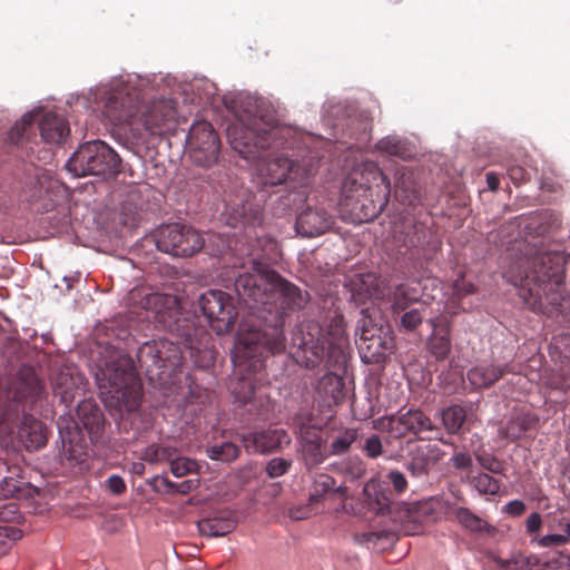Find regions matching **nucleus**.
<instances>
[{"label": "nucleus", "instance_id": "nucleus-1", "mask_svg": "<svg viewBox=\"0 0 570 570\" xmlns=\"http://www.w3.org/2000/svg\"><path fill=\"white\" fill-rule=\"evenodd\" d=\"M235 291L258 318L257 324L249 325L239 334L236 360L238 364L257 371L263 366L265 353L275 355L286 351L284 317L287 312L302 309L309 295L261 264L237 276Z\"/></svg>", "mask_w": 570, "mask_h": 570}, {"label": "nucleus", "instance_id": "nucleus-2", "mask_svg": "<svg viewBox=\"0 0 570 570\" xmlns=\"http://www.w3.org/2000/svg\"><path fill=\"white\" fill-rule=\"evenodd\" d=\"M140 305L153 314L154 321L161 328L176 337V341L170 338L148 341L138 348L136 357L139 368L150 384L159 389L175 385L177 373L187 356L196 367L202 370L209 368L214 364L216 352L210 346V335L180 311L175 295L150 293L141 298Z\"/></svg>", "mask_w": 570, "mask_h": 570}, {"label": "nucleus", "instance_id": "nucleus-3", "mask_svg": "<svg viewBox=\"0 0 570 570\" xmlns=\"http://www.w3.org/2000/svg\"><path fill=\"white\" fill-rule=\"evenodd\" d=\"M227 138L232 148L248 161H262L257 165V181L262 187L286 185L289 189H302L306 195L314 167L298 164L285 151L297 145V132L281 125L271 111L262 108L239 119L227 128Z\"/></svg>", "mask_w": 570, "mask_h": 570}, {"label": "nucleus", "instance_id": "nucleus-4", "mask_svg": "<svg viewBox=\"0 0 570 570\" xmlns=\"http://www.w3.org/2000/svg\"><path fill=\"white\" fill-rule=\"evenodd\" d=\"M570 261V253L535 252L520 257L512 263L503 276L519 287V296L534 312H543L548 306L562 312V286L564 266Z\"/></svg>", "mask_w": 570, "mask_h": 570}, {"label": "nucleus", "instance_id": "nucleus-5", "mask_svg": "<svg viewBox=\"0 0 570 570\" xmlns=\"http://www.w3.org/2000/svg\"><path fill=\"white\" fill-rule=\"evenodd\" d=\"M348 336L342 314L334 313L325 330L314 321L303 322L292 334L291 354L306 368H315L321 363L326 367H341L346 363Z\"/></svg>", "mask_w": 570, "mask_h": 570}, {"label": "nucleus", "instance_id": "nucleus-6", "mask_svg": "<svg viewBox=\"0 0 570 570\" xmlns=\"http://www.w3.org/2000/svg\"><path fill=\"white\" fill-rule=\"evenodd\" d=\"M390 196V179L373 161L353 168L342 185V204L360 222L376 218L386 207Z\"/></svg>", "mask_w": 570, "mask_h": 570}, {"label": "nucleus", "instance_id": "nucleus-7", "mask_svg": "<svg viewBox=\"0 0 570 570\" xmlns=\"http://www.w3.org/2000/svg\"><path fill=\"white\" fill-rule=\"evenodd\" d=\"M106 406L132 412L140 405L141 384L130 357L120 356L99 368L96 375Z\"/></svg>", "mask_w": 570, "mask_h": 570}, {"label": "nucleus", "instance_id": "nucleus-8", "mask_svg": "<svg viewBox=\"0 0 570 570\" xmlns=\"http://www.w3.org/2000/svg\"><path fill=\"white\" fill-rule=\"evenodd\" d=\"M444 514L448 519L463 523L462 491L460 483H451L442 498H430L412 504L405 514L404 529L407 534H417L424 527L436 522Z\"/></svg>", "mask_w": 570, "mask_h": 570}, {"label": "nucleus", "instance_id": "nucleus-9", "mask_svg": "<svg viewBox=\"0 0 570 570\" xmlns=\"http://www.w3.org/2000/svg\"><path fill=\"white\" fill-rule=\"evenodd\" d=\"M41 114V108L27 112L9 131V140L23 148L27 154H32L33 145H37L31 141L36 138L37 121L40 137L47 144H61L69 136V124L63 117L49 111L39 119Z\"/></svg>", "mask_w": 570, "mask_h": 570}, {"label": "nucleus", "instance_id": "nucleus-10", "mask_svg": "<svg viewBox=\"0 0 570 570\" xmlns=\"http://www.w3.org/2000/svg\"><path fill=\"white\" fill-rule=\"evenodd\" d=\"M268 355L271 354H264L263 366L257 371H252L247 368L246 365L238 364L236 351L233 356L236 374L239 375V379L232 383V393L235 401L238 402L240 406L245 407V411L253 420L257 421H267L273 411L271 397L255 385V381L259 380L258 375L265 367V360Z\"/></svg>", "mask_w": 570, "mask_h": 570}, {"label": "nucleus", "instance_id": "nucleus-11", "mask_svg": "<svg viewBox=\"0 0 570 570\" xmlns=\"http://www.w3.org/2000/svg\"><path fill=\"white\" fill-rule=\"evenodd\" d=\"M119 156L104 141L94 140L80 146L67 161V169L75 176H114L119 171Z\"/></svg>", "mask_w": 570, "mask_h": 570}, {"label": "nucleus", "instance_id": "nucleus-12", "mask_svg": "<svg viewBox=\"0 0 570 570\" xmlns=\"http://www.w3.org/2000/svg\"><path fill=\"white\" fill-rule=\"evenodd\" d=\"M465 529L480 541L478 547L485 551V556L495 562L501 570H525L535 567L539 560L533 556H524L523 553L515 552L508 559L498 557L494 552L487 549L495 541L499 530L490 524L487 520L479 518L478 515L465 509Z\"/></svg>", "mask_w": 570, "mask_h": 570}, {"label": "nucleus", "instance_id": "nucleus-13", "mask_svg": "<svg viewBox=\"0 0 570 570\" xmlns=\"http://www.w3.org/2000/svg\"><path fill=\"white\" fill-rule=\"evenodd\" d=\"M177 110L170 99H158L141 105L132 136L146 140L149 136H163L175 128Z\"/></svg>", "mask_w": 570, "mask_h": 570}, {"label": "nucleus", "instance_id": "nucleus-14", "mask_svg": "<svg viewBox=\"0 0 570 570\" xmlns=\"http://www.w3.org/2000/svg\"><path fill=\"white\" fill-rule=\"evenodd\" d=\"M58 183L49 173L31 165L21 180L20 199L37 212H49L56 206Z\"/></svg>", "mask_w": 570, "mask_h": 570}, {"label": "nucleus", "instance_id": "nucleus-15", "mask_svg": "<svg viewBox=\"0 0 570 570\" xmlns=\"http://www.w3.org/2000/svg\"><path fill=\"white\" fill-rule=\"evenodd\" d=\"M252 198L249 190L243 186L226 189L223 196L222 220L233 228L259 225L261 209Z\"/></svg>", "mask_w": 570, "mask_h": 570}, {"label": "nucleus", "instance_id": "nucleus-16", "mask_svg": "<svg viewBox=\"0 0 570 570\" xmlns=\"http://www.w3.org/2000/svg\"><path fill=\"white\" fill-rule=\"evenodd\" d=\"M155 238L160 252L177 257H190L204 246V239L196 229L178 223L159 227Z\"/></svg>", "mask_w": 570, "mask_h": 570}, {"label": "nucleus", "instance_id": "nucleus-17", "mask_svg": "<svg viewBox=\"0 0 570 570\" xmlns=\"http://www.w3.org/2000/svg\"><path fill=\"white\" fill-rule=\"evenodd\" d=\"M198 304L209 326L217 334L228 333L234 327L238 311L232 295L210 289L199 297Z\"/></svg>", "mask_w": 570, "mask_h": 570}, {"label": "nucleus", "instance_id": "nucleus-18", "mask_svg": "<svg viewBox=\"0 0 570 570\" xmlns=\"http://www.w3.org/2000/svg\"><path fill=\"white\" fill-rule=\"evenodd\" d=\"M190 158L203 167L214 165L219 155L220 141L210 122L199 120L193 124L187 136Z\"/></svg>", "mask_w": 570, "mask_h": 570}, {"label": "nucleus", "instance_id": "nucleus-19", "mask_svg": "<svg viewBox=\"0 0 570 570\" xmlns=\"http://www.w3.org/2000/svg\"><path fill=\"white\" fill-rule=\"evenodd\" d=\"M140 106L139 92L125 87L109 95L102 112L112 125H127L132 132Z\"/></svg>", "mask_w": 570, "mask_h": 570}, {"label": "nucleus", "instance_id": "nucleus-20", "mask_svg": "<svg viewBox=\"0 0 570 570\" xmlns=\"http://www.w3.org/2000/svg\"><path fill=\"white\" fill-rule=\"evenodd\" d=\"M61 439L60 460L69 466L86 462L88 444L77 422H68L66 426L59 424Z\"/></svg>", "mask_w": 570, "mask_h": 570}, {"label": "nucleus", "instance_id": "nucleus-21", "mask_svg": "<svg viewBox=\"0 0 570 570\" xmlns=\"http://www.w3.org/2000/svg\"><path fill=\"white\" fill-rule=\"evenodd\" d=\"M550 353L558 357L561 366L549 375L547 385L557 391H570V333H562L553 337L550 344Z\"/></svg>", "mask_w": 570, "mask_h": 570}, {"label": "nucleus", "instance_id": "nucleus-22", "mask_svg": "<svg viewBox=\"0 0 570 570\" xmlns=\"http://www.w3.org/2000/svg\"><path fill=\"white\" fill-rule=\"evenodd\" d=\"M240 441L247 453L264 454L276 451L291 440L284 429H267L243 434Z\"/></svg>", "mask_w": 570, "mask_h": 570}, {"label": "nucleus", "instance_id": "nucleus-23", "mask_svg": "<svg viewBox=\"0 0 570 570\" xmlns=\"http://www.w3.org/2000/svg\"><path fill=\"white\" fill-rule=\"evenodd\" d=\"M16 438L27 451H37L47 444L48 430L42 421L23 413L17 424Z\"/></svg>", "mask_w": 570, "mask_h": 570}, {"label": "nucleus", "instance_id": "nucleus-24", "mask_svg": "<svg viewBox=\"0 0 570 570\" xmlns=\"http://www.w3.org/2000/svg\"><path fill=\"white\" fill-rule=\"evenodd\" d=\"M301 454L307 469H314L326 458L324 441L320 429L303 424L299 428Z\"/></svg>", "mask_w": 570, "mask_h": 570}, {"label": "nucleus", "instance_id": "nucleus-25", "mask_svg": "<svg viewBox=\"0 0 570 570\" xmlns=\"http://www.w3.org/2000/svg\"><path fill=\"white\" fill-rule=\"evenodd\" d=\"M333 225V217L322 207H311L296 218V230L304 237H315L326 233Z\"/></svg>", "mask_w": 570, "mask_h": 570}, {"label": "nucleus", "instance_id": "nucleus-26", "mask_svg": "<svg viewBox=\"0 0 570 570\" xmlns=\"http://www.w3.org/2000/svg\"><path fill=\"white\" fill-rule=\"evenodd\" d=\"M345 493V488L336 485L334 478L328 474H318L311 487L309 491V507L317 512L320 509L324 510L327 502L332 503L333 499Z\"/></svg>", "mask_w": 570, "mask_h": 570}, {"label": "nucleus", "instance_id": "nucleus-27", "mask_svg": "<svg viewBox=\"0 0 570 570\" xmlns=\"http://www.w3.org/2000/svg\"><path fill=\"white\" fill-rule=\"evenodd\" d=\"M389 425L395 436H402L406 432L420 434L434 430L431 419L420 410H409L399 417H391Z\"/></svg>", "mask_w": 570, "mask_h": 570}, {"label": "nucleus", "instance_id": "nucleus-28", "mask_svg": "<svg viewBox=\"0 0 570 570\" xmlns=\"http://www.w3.org/2000/svg\"><path fill=\"white\" fill-rule=\"evenodd\" d=\"M441 459V450L436 444H421L411 451L406 470L416 478L428 475L430 469Z\"/></svg>", "mask_w": 570, "mask_h": 570}, {"label": "nucleus", "instance_id": "nucleus-29", "mask_svg": "<svg viewBox=\"0 0 570 570\" xmlns=\"http://www.w3.org/2000/svg\"><path fill=\"white\" fill-rule=\"evenodd\" d=\"M315 392L326 406L338 405L346 396L344 379L334 372H327L317 381Z\"/></svg>", "mask_w": 570, "mask_h": 570}, {"label": "nucleus", "instance_id": "nucleus-30", "mask_svg": "<svg viewBox=\"0 0 570 570\" xmlns=\"http://www.w3.org/2000/svg\"><path fill=\"white\" fill-rule=\"evenodd\" d=\"M366 320H364V323ZM381 330L376 326L367 328L365 324L360 334L357 347L363 362L371 364L377 363L385 356V345L382 337L379 335Z\"/></svg>", "mask_w": 570, "mask_h": 570}, {"label": "nucleus", "instance_id": "nucleus-31", "mask_svg": "<svg viewBox=\"0 0 570 570\" xmlns=\"http://www.w3.org/2000/svg\"><path fill=\"white\" fill-rule=\"evenodd\" d=\"M352 297L357 303H364L368 298H380L384 295L381 288V279L375 273H363L353 277L350 282Z\"/></svg>", "mask_w": 570, "mask_h": 570}, {"label": "nucleus", "instance_id": "nucleus-32", "mask_svg": "<svg viewBox=\"0 0 570 570\" xmlns=\"http://www.w3.org/2000/svg\"><path fill=\"white\" fill-rule=\"evenodd\" d=\"M45 391L43 382L30 366H22L18 373L16 397L21 401L30 399L36 402Z\"/></svg>", "mask_w": 570, "mask_h": 570}, {"label": "nucleus", "instance_id": "nucleus-33", "mask_svg": "<svg viewBox=\"0 0 570 570\" xmlns=\"http://www.w3.org/2000/svg\"><path fill=\"white\" fill-rule=\"evenodd\" d=\"M78 423L88 431L90 436L97 435L104 428L105 419L98 404L92 400H83L77 406Z\"/></svg>", "mask_w": 570, "mask_h": 570}, {"label": "nucleus", "instance_id": "nucleus-34", "mask_svg": "<svg viewBox=\"0 0 570 570\" xmlns=\"http://www.w3.org/2000/svg\"><path fill=\"white\" fill-rule=\"evenodd\" d=\"M364 495L368 508L377 514L390 513L393 501L391 491L382 483L370 481L364 487Z\"/></svg>", "mask_w": 570, "mask_h": 570}, {"label": "nucleus", "instance_id": "nucleus-35", "mask_svg": "<svg viewBox=\"0 0 570 570\" xmlns=\"http://www.w3.org/2000/svg\"><path fill=\"white\" fill-rule=\"evenodd\" d=\"M237 521L232 512H223L219 515L203 519L197 527L199 533L205 537H224L236 529Z\"/></svg>", "mask_w": 570, "mask_h": 570}, {"label": "nucleus", "instance_id": "nucleus-36", "mask_svg": "<svg viewBox=\"0 0 570 570\" xmlns=\"http://www.w3.org/2000/svg\"><path fill=\"white\" fill-rule=\"evenodd\" d=\"M375 149L383 155L399 157L403 160H409L415 155L413 145L407 139L396 135L380 139L375 144Z\"/></svg>", "mask_w": 570, "mask_h": 570}, {"label": "nucleus", "instance_id": "nucleus-37", "mask_svg": "<svg viewBox=\"0 0 570 570\" xmlns=\"http://www.w3.org/2000/svg\"><path fill=\"white\" fill-rule=\"evenodd\" d=\"M539 419L533 413H520L512 416L500 431L501 435L510 441H517L525 432L537 428Z\"/></svg>", "mask_w": 570, "mask_h": 570}, {"label": "nucleus", "instance_id": "nucleus-38", "mask_svg": "<svg viewBox=\"0 0 570 570\" xmlns=\"http://www.w3.org/2000/svg\"><path fill=\"white\" fill-rule=\"evenodd\" d=\"M507 372H510L509 365L507 364L503 366L479 365L469 371L468 379L472 386L482 389L497 382Z\"/></svg>", "mask_w": 570, "mask_h": 570}, {"label": "nucleus", "instance_id": "nucleus-39", "mask_svg": "<svg viewBox=\"0 0 570 570\" xmlns=\"http://www.w3.org/2000/svg\"><path fill=\"white\" fill-rule=\"evenodd\" d=\"M442 320L438 323L432 322L433 333L429 340L430 352L438 358L443 360L448 357L451 351L450 331L448 325L441 324Z\"/></svg>", "mask_w": 570, "mask_h": 570}, {"label": "nucleus", "instance_id": "nucleus-40", "mask_svg": "<svg viewBox=\"0 0 570 570\" xmlns=\"http://www.w3.org/2000/svg\"><path fill=\"white\" fill-rule=\"evenodd\" d=\"M420 296L417 287L411 284H400L395 287L392 295V308L400 313L405 311L410 304L416 302Z\"/></svg>", "mask_w": 570, "mask_h": 570}, {"label": "nucleus", "instance_id": "nucleus-41", "mask_svg": "<svg viewBox=\"0 0 570 570\" xmlns=\"http://www.w3.org/2000/svg\"><path fill=\"white\" fill-rule=\"evenodd\" d=\"M178 449L171 445L154 443L148 445L141 453L140 460L150 464L173 461L176 458Z\"/></svg>", "mask_w": 570, "mask_h": 570}, {"label": "nucleus", "instance_id": "nucleus-42", "mask_svg": "<svg viewBox=\"0 0 570 570\" xmlns=\"http://www.w3.org/2000/svg\"><path fill=\"white\" fill-rule=\"evenodd\" d=\"M395 193H403V202L412 204L419 198L417 184L414 179V174L411 170L403 168L399 171L395 183Z\"/></svg>", "mask_w": 570, "mask_h": 570}, {"label": "nucleus", "instance_id": "nucleus-43", "mask_svg": "<svg viewBox=\"0 0 570 570\" xmlns=\"http://www.w3.org/2000/svg\"><path fill=\"white\" fill-rule=\"evenodd\" d=\"M206 452L212 460L232 462L238 458L240 449L233 442H223L207 448Z\"/></svg>", "mask_w": 570, "mask_h": 570}, {"label": "nucleus", "instance_id": "nucleus-44", "mask_svg": "<svg viewBox=\"0 0 570 570\" xmlns=\"http://www.w3.org/2000/svg\"><path fill=\"white\" fill-rule=\"evenodd\" d=\"M358 436L357 430L345 429L340 432L331 443V454L341 455L346 453Z\"/></svg>", "mask_w": 570, "mask_h": 570}, {"label": "nucleus", "instance_id": "nucleus-45", "mask_svg": "<svg viewBox=\"0 0 570 570\" xmlns=\"http://www.w3.org/2000/svg\"><path fill=\"white\" fill-rule=\"evenodd\" d=\"M27 490L28 483L23 479L8 476L0 482V497L4 499L23 497Z\"/></svg>", "mask_w": 570, "mask_h": 570}, {"label": "nucleus", "instance_id": "nucleus-46", "mask_svg": "<svg viewBox=\"0 0 570 570\" xmlns=\"http://www.w3.org/2000/svg\"><path fill=\"white\" fill-rule=\"evenodd\" d=\"M442 421L449 433H458L463 426V407L452 405L443 410Z\"/></svg>", "mask_w": 570, "mask_h": 570}, {"label": "nucleus", "instance_id": "nucleus-47", "mask_svg": "<svg viewBox=\"0 0 570 570\" xmlns=\"http://www.w3.org/2000/svg\"><path fill=\"white\" fill-rule=\"evenodd\" d=\"M471 483L480 494L497 495L500 491L499 480L485 473L473 476Z\"/></svg>", "mask_w": 570, "mask_h": 570}, {"label": "nucleus", "instance_id": "nucleus-48", "mask_svg": "<svg viewBox=\"0 0 570 570\" xmlns=\"http://www.w3.org/2000/svg\"><path fill=\"white\" fill-rule=\"evenodd\" d=\"M169 465L170 472L176 478L185 476L198 470L197 462L195 460L180 456L179 450L177 451L176 458L170 461Z\"/></svg>", "mask_w": 570, "mask_h": 570}, {"label": "nucleus", "instance_id": "nucleus-49", "mask_svg": "<svg viewBox=\"0 0 570 570\" xmlns=\"http://www.w3.org/2000/svg\"><path fill=\"white\" fill-rule=\"evenodd\" d=\"M21 537L22 531L17 527H0V558L6 556Z\"/></svg>", "mask_w": 570, "mask_h": 570}, {"label": "nucleus", "instance_id": "nucleus-50", "mask_svg": "<svg viewBox=\"0 0 570 570\" xmlns=\"http://www.w3.org/2000/svg\"><path fill=\"white\" fill-rule=\"evenodd\" d=\"M403 312L400 316L401 327L405 331H413L422 323L426 314V306L422 305L421 307Z\"/></svg>", "mask_w": 570, "mask_h": 570}, {"label": "nucleus", "instance_id": "nucleus-51", "mask_svg": "<svg viewBox=\"0 0 570 570\" xmlns=\"http://www.w3.org/2000/svg\"><path fill=\"white\" fill-rule=\"evenodd\" d=\"M292 462L283 458H274L266 465V473L269 478L275 479L287 473Z\"/></svg>", "mask_w": 570, "mask_h": 570}, {"label": "nucleus", "instance_id": "nucleus-52", "mask_svg": "<svg viewBox=\"0 0 570 570\" xmlns=\"http://www.w3.org/2000/svg\"><path fill=\"white\" fill-rule=\"evenodd\" d=\"M476 459L483 469L492 473L501 474L504 471V463L490 453H480Z\"/></svg>", "mask_w": 570, "mask_h": 570}, {"label": "nucleus", "instance_id": "nucleus-53", "mask_svg": "<svg viewBox=\"0 0 570 570\" xmlns=\"http://www.w3.org/2000/svg\"><path fill=\"white\" fill-rule=\"evenodd\" d=\"M148 484L155 492L164 494H175V482L167 476L156 475L148 481Z\"/></svg>", "mask_w": 570, "mask_h": 570}, {"label": "nucleus", "instance_id": "nucleus-54", "mask_svg": "<svg viewBox=\"0 0 570 570\" xmlns=\"http://www.w3.org/2000/svg\"><path fill=\"white\" fill-rule=\"evenodd\" d=\"M21 513L18 505L13 502L0 503V521L1 522H19Z\"/></svg>", "mask_w": 570, "mask_h": 570}, {"label": "nucleus", "instance_id": "nucleus-55", "mask_svg": "<svg viewBox=\"0 0 570 570\" xmlns=\"http://www.w3.org/2000/svg\"><path fill=\"white\" fill-rule=\"evenodd\" d=\"M507 173L511 181L515 186H520L521 184L530 179V174L528 173V170L524 167L517 164L509 165L507 168Z\"/></svg>", "mask_w": 570, "mask_h": 570}, {"label": "nucleus", "instance_id": "nucleus-56", "mask_svg": "<svg viewBox=\"0 0 570 570\" xmlns=\"http://www.w3.org/2000/svg\"><path fill=\"white\" fill-rule=\"evenodd\" d=\"M213 393L197 384L189 386V401L191 403L205 404L210 402Z\"/></svg>", "mask_w": 570, "mask_h": 570}, {"label": "nucleus", "instance_id": "nucleus-57", "mask_svg": "<svg viewBox=\"0 0 570 570\" xmlns=\"http://www.w3.org/2000/svg\"><path fill=\"white\" fill-rule=\"evenodd\" d=\"M390 537H391V534L387 532H384V531H381V532L366 531V532L356 533L355 540L358 543H366V544L373 543L375 546L381 539H389Z\"/></svg>", "mask_w": 570, "mask_h": 570}, {"label": "nucleus", "instance_id": "nucleus-58", "mask_svg": "<svg viewBox=\"0 0 570 570\" xmlns=\"http://www.w3.org/2000/svg\"><path fill=\"white\" fill-rule=\"evenodd\" d=\"M364 452L371 459H375L382 454V442L379 435H371L364 444Z\"/></svg>", "mask_w": 570, "mask_h": 570}, {"label": "nucleus", "instance_id": "nucleus-59", "mask_svg": "<svg viewBox=\"0 0 570 570\" xmlns=\"http://www.w3.org/2000/svg\"><path fill=\"white\" fill-rule=\"evenodd\" d=\"M106 487L112 494L116 495H120L127 490L124 479L117 474H112L106 480Z\"/></svg>", "mask_w": 570, "mask_h": 570}, {"label": "nucleus", "instance_id": "nucleus-60", "mask_svg": "<svg viewBox=\"0 0 570 570\" xmlns=\"http://www.w3.org/2000/svg\"><path fill=\"white\" fill-rule=\"evenodd\" d=\"M387 479L390 480L396 492L402 493L406 490L407 481L402 472L397 470L390 471L387 474Z\"/></svg>", "mask_w": 570, "mask_h": 570}, {"label": "nucleus", "instance_id": "nucleus-61", "mask_svg": "<svg viewBox=\"0 0 570 570\" xmlns=\"http://www.w3.org/2000/svg\"><path fill=\"white\" fill-rule=\"evenodd\" d=\"M524 511L525 504L521 500H512L502 508V512L510 517H520Z\"/></svg>", "mask_w": 570, "mask_h": 570}, {"label": "nucleus", "instance_id": "nucleus-62", "mask_svg": "<svg viewBox=\"0 0 570 570\" xmlns=\"http://www.w3.org/2000/svg\"><path fill=\"white\" fill-rule=\"evenodd\" d=\"M567 542V537L563 535L562 533L547 534L543 535L539 541L540 546L542 547H559L566 544Z\"/></svg>", "mask_w": 570, "mask_h": 570}, {"label": "nucleus", "instance_id": "nucleus-63", "mask_svg": "<svg viewBox=\"0 0 570 570\" xmlns=\"http://www.w3.org/2000/svg\"><path fill=\"white\" fill-rule=\"evenodd\" d=\"M199 485V480H193L188 479L183 482L176 483L175 482V493L179 494H188L191 491L196 490Z\"/></svg>", "mask_w": 570, "mask_h": 570}, {"label": "nucleus", "instance_id": "nucleus-64", "mask_svg": "<svg viewBox=\"0 0 570 570\" xmlns=\"http://www.w3.org/2000/svg\"><path fill=\"white\" fill-rule=\"evenodd\" d=\"M541 525H542V519L538 512L531 513L525 521V528L529 533L538 532L540 530Z\"/></svg>", "mask_w": 570, "mask_h": 570}]
</instances>
